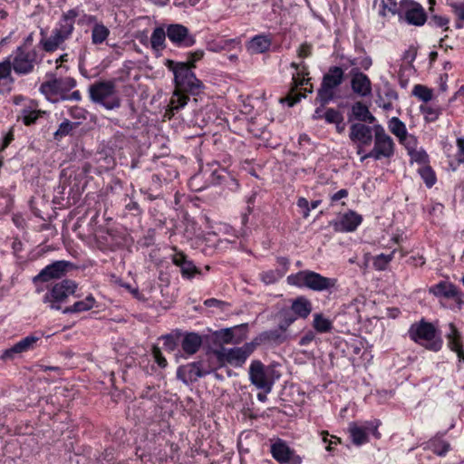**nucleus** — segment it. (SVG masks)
<instances>
[{
    "label": "nucleus",
    "mask_w": 464,
    "mask_h": 464,
    "mask_svg": "<svg viewBox=\"0 0 464 464\" xmlns=\"http://www.w3.org/2000/svg\"><path fill=\"white\" fill-rule=\"evenodd\" d=\"M313 326L318 333H328L332 330L333 324L322 314H314Z\"/></svg>",
    "instance_id": "c9c22d12"
},
{
    "label": "nucleus",
    "mask_w": 464,
    "mask_h": 464,
    "mask_svg": "<svg viewBox=\"0 0 464 464\" xmlns=\"http://www.w3.org/2000/svg\"><path fill=\"white\" fill-rule=\"evenodd\" d=\"M152 355L160 367L165 368L168 365L167 360L162 355V353L158 346H153Z\"/></svg>",
    "instance_id": "3c124183"
},
{
    "label": "nucleus",
    "mask_w": 464,
    "mask_h": 464,
    "mask_svg": "<svg viewBox=\"0 0 464 464\" xmlns=\"http://www.w3.org/2000/svg\"><path fill=\"white\" fill-rule=\"evenodd\" d=\"M373 128L362 122L353 123L350 127L349 138L353 142L370 145L372 141Z\"/></svg>",
    "instance_id": "6ab92c4d"
},
{
    "label": "nucleus",
    "mask_w": 464,
    "mask_h": 464,
    "mask_svg": "<svg viewBox=\"0 0 464 464\" xmlns=\"http://www.w3.org/2000/svg\"><path fill=\"white\" fill-rule=\"evenodd\" d=\"M74 25L72 24H70L66 21H63L61 19L58 26L53 29L57 34L62 35L64 39H68L72 31H73Z\"/></svg>",
    "instance_id": "37998d69"
},
{
    "label": "nucleus",
    "mask_w": 464,
    "mask_h": 464,
    "mask_svg": "<svg viewBox=\"0 0 464 464\" xmlns=\"http://www.w3.org/2000/svg\"><path fill=\"white\" fill-rule=\"evenodd\" d=\"M305 95L304 94H301V93H290L289 95H287V97H285V99H281V102H287L288 105L290 107L294 106L295 104H296L297 102H299L301 101L302 98H304Z\"/></svg>",
    "instance_id": "4d7b16f0"
},
{
    "label": "nucleus",
    "mask_w": 464,
    "mask_h": 464,
    "mask_svg": "<svg viewBox=\"0 0 464 464\" xmlns=\"http://www.w3.org/2000/svg\"><path fill=\"white\" fill-rule=\"evenodd\" d=\"M420 111L424 114L425 121L428 122L435 121L441 113L439 107L431 105H421Z\"/></svg>",
    "instance_id": "58836bf2"
},
{
    "label": "nucleus",
    "mask_w": 464,
    "mask_h": 464,
    "mask_svg": "<svg viewBox=\"0 0 464 464\" xmlns=\"http://www.w3.org/2000/svg\"><path fill=\"white\" fill-rule=\"evenodd\" d=\"M389 129L392 133L398 137L399 140L405 138L408 133L405 124L397 117H392L390 120Z\"/></svg>",
    "instance_id": "e433bc0d"
},
{
    "label": "nucleus",
    "mask_w": 464,
    "mask_h": 464,
    "mask_svg": "<svg viewBox=\"0 0 464 464\" xmlns=\"http://www.w3.org/2000/svg\"><path fill=\"white\" fill-rule=\"evenodd\" d=\"M42 39L40 40V46L47 53L54 52L60 45L66 40L62 35L53 30L52 34L46 37L44 32L41 31Z\"/></svg>",
    "instance_id": "393cba45"
},
{
    "label": "nucleus",
    "mask_w": 464,
    "mask_h": 464,
    "mask_svg": "<svg viewBox=\"0 0 464 464\" xmlns=\"http://www.w3.org/2000/svg\"><path fill=\"white\" fill-rule=\"evenodd\" d=\"M324 118L328 123H335L336 125L341 124L343 121L342 113L339 111L333 108H329L326 110Z\"/></svg>",
    "instance_id": "79ce46f5"
},
{
    "label": "nucleus",
    "mask_w": 464,
    "mask_h": 464,
    "mask_svg": "<svg viewBox=\"0 0 464 464\" xmlns=\"http://www.w3.org/2000/svg\"><path fill=\"white\" fill-rule=\"evenodd\" d=\"M450 6L457 17L464 21V2H451Z\"/></svg>",
    "instance_id": "603ef678"
},
{
    "label": "nucleus",
    "mask_w": 464,
    "mask_h": 464,
    "mask_svg": "<svg viewBox=\"0 0 464 464\" xmlns=\"http://www.w3.org/2000/svg\"><path fill=\"white\" fill-rule=\"evenodd\" d=\"M362 218L353 211L344 214L337 224V229L340 231H353L361 224Z\"/></svg>",
    "instance_id": "bb28decb"
},
{
    "label": "nucleus",
    "mask_w": 464,
    "mask_h": 464,
    "mask_svg": "<svg viewBox=\"0 0 464 464\" xmlns=\"http://www.w3.org/2000/svg\"><path fill=\"white\" fill-rule=\"evenodd\" d=\"M336 282L335 278L325 277L311 270H302L287 276V283L289 285L301 288L305 287L317 292L335 287Z\"/></svg>",
    "instance_id": "f03ea898"
},
{
    "label": "nucleus",
    "mask_w": 464,
    "mask_h": 464,
    "mask_svg": "<svg viewBox=\"0 0 464 464\" xmlns=\"http://www.w3.org/2000/svg\"><path fill=\"white\" fill-rule=\"evenodd\" d=\"M78 125L76 122H71L68 120L63 121L58 130L54 132V139L61 140L63 137L67 136Z\"/></svg>",
    "instance_id": "ea45409f"
},
{
    "label": "nucleus",
    "mask_w": 464,
    "mask_h": 464,
    "mask_svg": "<svg viewBox=\"0 0 464 464\" xmlns=\"http://www.w3.org/2000/svg\"><path fill=\"white\" fill-rule=\"evenodd\" d=\"M430 443H431L432 451L439 456L445 455L450 450V443H448L446 441L434 440V441H431Z\"/></svg>",
    "instance_id": "de8ad7c7"
},
{
    "label": "nucleus",
    "mask_w": 464,
    "mask_h": 464,
    "mask_svg": "<svg viewBox=\"0 0 464 464\" xmlns=\"http://www.w3.org/2000/svg\"><path fill=\"white\" fill-rule=\"evenodd\" d=\"M212 183L213 184L224 183L225 186L231 191L237 190L239 186L237 180L223 169L222 170H215L212 172Z\"/></svg>",
    "instance_id": "c85d7f7f"
},
{
    "label": "nucleus",
    "mask_w": 464,
    "mask_h": 464,
    "mask_svg": "<svg viewBox=\"0 0 464 464\" xmlns=\"http://www.w3.org/2000/svg\"><path fill=\"white\" fill-rule=\"evenodd\" d=\"M208 371H203L201 362H194L178 368L177 377L184 383L196 382L198 378L208 374Z\"/></svg>",
    "instance_id": "2eb2a0df"
},
{
    "label": "nucleus",
    "mask_w": 464,
    "mask_h": 464,
    "mask_svg": "<svg viewBox=\"0 0 464 464\" xmlns=\"http://www.w3.org/2000/svg\"><path fill=\"white\" fill-rule=\"evenodd\" d=\"M72 266V263L64 260L55 261L45 266L33 279L34 284L38 282H48L52 279H57L65 275L68 268Z\"/></svg>",
    "instance_id": "9b49d317"
},
{
    "label": "nucleus",
    "mask_w": 464,
    "mask_h": 464,
    "mask_svg": "<svg viewBox=\"0 0 464 464\" xmlns=\"http://www.w3.org/2000/svg\"><path fill=\"white\" fill-rule=\"evenodd\" d=\"M297 206L304 210V218H307L310 212V204L305 198H299L297 200Z\"/></svg>",
    "instance_id": "e2e57ef3"
},
{
    "label": "nucleus",
    "mask_w": 464,
    "mask_h": 464,
    "mask_svg": "<svg viewBox=\"0 0 464 464\" xmlns=\"http://www.w3.org/2000/svg\"><path fill=\"white\" fill-rule=\"evenodd\" d=\"M288 339V334L281 331L278 327L264 331L259 334L254 340L255 348L258 345H280Z\"/></svg>",
    "instance_id": "dca6fc26"
},
{
    "label": "nucleus",
    "mask_w": 464,
    "mask_h": 464,
    "mask_svg": "<svg viewBox=\"0 0 464 464\" xmlns=\"http://www.w3.org/2000/svg\"><path fill=\"white\" fill-rule=\"evenodd\" d=\"M350 435L355 445H362L368 440L366 427H360L355 423H351L349 427Z\"/></svg>",
    "instance_id": "473e14b6"
},
{
    "label": "nucleus",
    "mask_w": 464,
    "mask_h": 464,
    "mask_svg": "<svg viewBox=\"0 0 464 464\" xmlns=\"http://www.w3.org/2000/svg\"><path fill=\"white\" fill-rule=\"evenodd\" d=\"M110 34L109 29L102 24H96L92 30V42L94 44L103 43Z\"/></svg>",
    "instance_id": "f704fd0d"
},
{
    "label": "nucleus",
    "mask_w": 464,
    "mask_h": 464,
    "mask_svg": "<svg viewBox=\"0 0 464 464\" xmlns=\"http://www.w3.org/2000/svg\"><path fill=\"white\" fill-rule=\"evenodd\" d=\"M13 64V70L17 75H28L34 73L42 63L43 57L35 49H25L19 46L9 56Z\"/></svg>",
    "instance_id": "39448f33"
},
{
    "label": "nucleus",
    "mask_w": 464,
    "mask_h": 464,
    "mask_svg": "<svg viewBox=\"0 0 464 464\" xmlns=\"http://www.w3.org/2000/svg\"><path fill=\"white\" fill-rule=\"evenodd\" d=\"M77 288L75 282L72 280H63L55 284L53 288L44 296V303L48 304L49 307L53 310H60L61 304L74 294Z\"/></svg>",
    "instance_id": "1a4fd4ad"
},
{
    "label": "nucleus",
    "mask_w": 464,
    "mask_h": 464,
    "mask_svg": "<svg viewBox=\"0 0 464 464\" xmlns=\"http://www.w3.org/2000/svg\"><path fill=\"white\" fill-rule=\"evenodd\" d=\"M449 18L440 15H432L430 19L429 24L436 27H445V31L449 30Z\"/></svg>",
    "instance_id": "09e8293b"
},
{
    "label": "nucleus",
    "mask_w": 464,
    "mask_h": 464,
    "mask_svg": "<svg viewBox=\"0 0 464 464\" xmlns=\"http://www.w3.org/2000/svg\"><path fill=\"white\" fill-rule=\"evenodd\" d=\"M168 38L180 47H190L195 44V37L188 33V29L179 24H170L167 28Z\"/></svg>",
    "instance_id": "ddd939ff"
},
{
    "label": "nucleus",
    "mask_w": 464,
    "mask_h": 464,
    "mask_svg": "<svg viewBox=\"0 0 464 464\" xmlns=\"http://www.w3.org/2000/svg\"><path fill=\"white\" fill-rule=\"evenodd\" d=\"M343 78L344 71L339 66H331L328 72L323 76L316 98L323 106L334 98V91L343 83Z\"/></svg>",
    "instance_id": "6e6552de"
},
{
    "label": "nucleus",
    "mask_w": 464,
    "mask_h": 464,
    "mask_svg": "<svg viewBox=\"0 0 464 464\" xmlns=\"http://www.w3.org/2000/svg\"><path fill=\"white\" fill-rule=\"evenodd\" d=\"M380 425V421L375 420L373 421L367 422L366 432L371 431L376 438H380L381 434L378 431V427Z\"/></svg>",
    "instance_id": "0e129e2a"
},
{
    "label": "nucleus",
    "mask_w": 464,
    "mask_h": 464,
    "mask_svg": "<svg viewBox=\"0 0 464 464\" xmlns=\"http://www.w3.org/2000/svg\"><path fill=\"white\" fill-rule=\"evenodd\" d=\"M276 363L265 366L261 361H252L248 371L251 383L266 393L270 392L274 382L281 376L279 371L276 370Z\"/></svg>",
    "instance_id": "7ed1b4c3"
},
{
    "label": "nucleus",
    "mask_w": 464,
    "mask_h": 464,
    "mask_svg": "<svg viewBox=\"0 0 464 464\" xmlns=\"http://www.w3.org/2000/svg\"><path fill=\"white\" fill-rule=\"evenodd\" d=\"M351 87L354 93L365 97L372 92V82L369 77L360 71L359 67H353L350 71Z\"/></svg>",
    "instance_id": "4468645a"
},
{
    "label": "nucleus",
    "mask_w": 464,
    "mask_h": 464,
    "mask_svg": "<svg viewBox=\"0 0 464 464\" xmlns=\"http://www.w3.org/2000/svg\"><path fill=\"white\" fill-rule=\"evenodd\" d=\"M23 122L29 126L32 124H34L39 118V116L44 113L43 111L39 110H23Z\"/></svg>",
    "instance_id": "c03bdc74"
},
{
    "label": "nucleus",
    "mask_w": 464,
    "mask_h": 464,
    "mask_svg": "<svg viewBox=\"0 0 464 464\" xmlns=\"http://www.w3.org/2000/svg\"><path fill=\"white\" fill-rule=\"evenodd\" d=\"M276 317L278 321L277 327L285 334L288 327L296 320V316L288 308L281 309Z\"/></svg>",
    "instance_id": "7c9ffc66"
},
{
    "label": "nucleus",
    "mask_w": 464,
    "mask_h": 464,
    "mask_svg": "<svg viewBox=\"0 0 464 464\" xmlns=\"http://www.w3.org/2000/svg\"><path fill=\"white\" fill-rule=\"evenodd\" d=\"M165 64L174 74L175 91L169 102V111L173 114L175 111L180 110L188 103L189 98L186 93L193 96L199 95L203 92L205 86L196 77L188 63L167 60Z\"/></svg>",
    "instance_id": "f257e3e1"
},
{
    "label": "nucleus",
    "mask_w": 464,
    "mask_h": 464,
    "mask_svg": "<svg viewBox=\"0 0 464 464\" xmlns=\"http://www.w3.org/2000/svg\"><path fill=\"white\" fill-rule=\"evenodd\" d=\"M419 172L429 188L434 185L436 178L434 172L430 167H423L420 169Z\"/></svg>",
    "instance_id": "49530a36"
},
{
    "label": "nucleus",
    "mask_w": 464,
    "mask_h": 464,
    "mask_svg": "<svg viewBox=\"0 0 464 464\" xmlns=\"http://www.w3.org/2000/svg\"><path fill=\"white\" fill-rule=\"evenodd\" d=\"M392 257L393 252L390 255L381 254L375 257L373 266L379 271L384 270L387 265L392 261Z\"/></svg>",
    "instance_id": "a18cd8bd"
},
{
    "label": "nucleus",
    "mask_w": 464,
    "mask_h": 464,
    "mask_svg": "<svg viewBox=\"0 0 464 464\" xmlns=\"http://www.w3.org/2000/svg\"><path fill=\"white\" fill-rule=\"evenodd\" d=\"M400 142L406 147L409 153L411 152V150H415L416 139L412 135H409L407 133L405 138H402L401 140H400Z\"/></svg>",
    "instance_id": "6e6d98bb"
},
{
    "label": "nucleus",
    "mask_w": 464,
    "mask_h": 464,
    "mask_svg": "<svg viewBox=\"0 0 464 464\" xmlns=\"http://www.w3.org/2000/svg\"><path fill=\"white\" fill-rule=\"evenodd\" d=\"M78 16L77 11L71 9L63 14L62 20L66 21L74 25V20Z\"/></svg>",
    "instance_id": "338daca9"
},
{
    "label": "nucleus",
    "mask_w": 464,
    "mask_h": 464,
    "mask_svg": "<svg viewBox=\"0 0 464 464\" xmlns=\"http://www.w3.org/2000/svg\"><path fill=\"white\" fill-rule=\"evenodd\" d=\"M270 451L273 458L280 464H301V458L295 455V451L282 440L273 443Z\"/></svg>",
    "instance_id": "f8f14e48"
},
{
    "label": "nucleus",
    "mask_w": 464,
    "mask_h": 464,
    "mask_svg": "<svg viewBox=\"0 0 464 464\" xmlns=\"http://www.w3.org/2000/svg\"><path fill=\"white\" fill-rule=\"evenodd\" d=\"M412 93L414 96H416L420 101L425 102H428L429 101H430L432 99L431 89H430L424 85H420V84L415 85L413 88Z\"/></svg>",
    "instance_id": "a19ab883"
},
{
    "label": "nucleus",
    "mask_w": 464,
    "mask_h": 464,
    "mask_svg": "<svg viewBox=\"0 0 464 464\" xmlns=\"http://www.w3.org/2000/svg\"><path fill=\"white\" fill-rule=\"evenodd\" d=\"M202 179L201 174H197L191 177L188 180L189 188L194 191H200L204 188L203 186L200 185Z\"/></svg>",
    "instance_id": "5fc2aeb1"
},
{
    "label": "nucleus",
    "mask_w": 464,
    "mask_h": 464,
    "mask_svg": "<svg viewBox=\"0 0 464 464\" xmlns=\"http://www.w3.org/2000/svg\"><path fill=\"white\" fill-rule=\"evenodd\" d=\"M416 55H417V50L414 47H410L408 50H406L404 52L403 60L411 63L415 60Z\"/></svg>",
    "instance_id": "774afa93"
},
{
    "label": "nucleus",
    "mask_w": 464,
    "mask_h": 464,
    "mask_svg": "<svg viewBox=\"0 0 464 464\" xmlns=\"http://www.w3.org/2000/svg\"><path fill=\"white\" fill-rule=\"evenodd\" d=\"M12 70L13 64L9 57L0 63V85L3 87L0 89V92H8L11 90L14 82L11 74Z\"/></svg>",
    "instance_id": "5701e85b"
},
{
    "label": "nucleus",
    "mask_w": 464,
    "mask_h": 464,
    "mask_svg": "<svg viewBox=\"0 0 464 464\" xmlns=\"http://www.w3.org/2000/svg\"><path fill=\"white\" fill-rule=\"evenodd\" d=\"M450 332L446 334L448 347L458 355L459 362L464 363V348L462 336L453 323L449 324Z\"/></svg>",
    "instance_id": "aec40b11"
},
{
    "label": "nucleus",
    "mask_w": 464,
    "mask_h": 464,
    "mask_svg": "<svg viewBox=\"0 0 464 464\" xmlns=\"http://www.w3.org/2000/svg\"><path fill=\"white\" fill-rule=\"evenodd\" d=\"M204 55V52L202 50H197L194 53H189L188 54V62L187 63L190 68H195V63L199 61Z\"/></svg>",
    "instance_id": "052dcab7"
},
{
    "label": "nucleus",
    "mask_w": 464,
    "mask_h": 464,
    "mask_svg": "<svg viewBox=\"0 0 464 464\" xmlns=\"http://www.w3.org/2000/svg\"><path fill=\"white\" fill-rule=\"evenodd\" d=\"M427 15L422 8V6L419 4L413 5L411 8H409L405 12V20L408 24H413L416 26H420L424 24L426 22Z\"/></svg>",
    "instance_id": "a878e982"
},
{
    "label": "nucleus",
    "mask_w": 464,
    "mask_h": 464,
    "mask_svg": "<svg viewBox=\"0 0 464 464\" xmlns=\"http://www.w3.org/2000/svg\"><path fill=\"white\" fill-rule=\"evenodd\" d=\"M95 299L92 295H88L85 299L75 302L72 305L66 307L63 313L72 314L80 313L92 309L94 306Z\"/></svg>",
    "instance_id": "2f4dec72"
},
{
    "label": "nucleus",
    "mask_w": 464,
    "mask_h": 464,
    "mask_svg": "<svg viewBox=\"0 0 464 464\" xmlns=\"http://www.w3.org/2000/svg\"><path fill=\"white\" fill-rule=\"evenodd\" d=\"M352 114L355 120L361 122L373 123L376 120L368 107L362 102H356L352 106Z\"/></svg>",
    "instance_id": "cd10ccee"
},
{
    "label": "nucleus",
    "mask_w": 464,
    "mask_h": 464,
    "mask_svg": "<svg viewBox=\"0 0 464 464\" xmlns=\"http://www.w3.org/2000/svg\"><path fill=\"white\" fill-rule=\"evenodd\" d=\"M90 98L108 110L119 108L121 101L114 96L115 83L112 81L97 82L89 87Z\"/></svg>",
    "instance_id": "0eeeda50"
},
{
    "label": "nucleus",
    "mask_w": 464,
    "mask_h": 464,
    "mask_svg": "<svg viewBox=\"0 0 464 464\" xmlns=\"http://www.w3.org/2000/svg\"><path fill=\"white\" fill-rule=\"evenodd\" d=\"M58 81L60 82L62 92L68 91L76 85L75 80L71 77L60 78Z\"/></svg>",
    "instance_id": "13d9d810"
},
{
    "label": "nucleus",
    "mask_w": 464,
    "mask_h": 464,
    "mask_svg": "<svg viewBox=\"0 0 464 464\" xmlns=\"http://www.w3.org/2000/svg\"><path fill=\"white\" fill-rule=\"evenodd\" d=\"M40 91L45 96H51L62 92V87L58 79L45 82L41 84Z\"/></svg>",
    "instance_id": "4c0bfd02"
},
{
    "label": "nucleus",
    "mask_w": 464,
    "mask_h": 464,
    "mask_svg": "<svg viewBox=\"0 0 464 464\" xmlns=\"http://www.w3.org/2000/svg\"><path fill=\"white\" fill-rule=\"evenodd\" d=\"M255 349V343L251 342L245 343L241 347H222L216 351L215 353L220 362H227L235 367H240L245 363L246 360L250 356Z\"/></svg>",
    "instance_id": "9d476101"
},
{
    "label": "nucleus",
    "mask_w": 464,
    "mask_h": 464,
    "mask_svg": "<svg viewBox=\"0 0 464 464\" xmlns=\"http://www.w3.org/2000/svg\"><path fill=\"white\" fill-rule=\"evenodd\" d=\"M430 293L436 296H443L446 298H452L460 307L464 301L462 299V294L453 284L448 282H440L430 288Z\"/></svg>",
    "instance_id": "a211bd4d"
},
{
    "label": "nucleus",
    "mask_w": 464,
    "mask_h": 464,
    "mask_svg": "<svg viewBox=\"0 0 464 464\" xmlns=\"http://www.w3.org/2000/svg\"><path fill=\"white\" fill-rule=\"evenodd\" d=\"M167 32L162 27H156L150 37L151 48L156 51H161L165 48V39Z\"/></svg>",
    "instance_id": "72a5a7b5"
},
{
    "label": "nucleus",
    "mask_w": 464,
    "mask_h": 464,
    "mask_svg": "<svg viewBox=\"0 0 464 464\" xmlns=\"http://www.w3.org/2000/svg\"><path fill=\"white\" fill-rule=\"evenodd\" d=\"M408 335L414 343L423 345L428 350L438 352L442 347V340L437 334L434 325L423 319L411 325Z\"/></svg>",
    "instance_id": "20e7f679"
},
{
    "label": "nucleus",
    "mask_w": 464,
    "mask_h": 464,
    "mask_svg": "<svg viewBox=\"0 0 464 464\" xmlns=\"http://www.w3.org/2000/svg\"><path fill=\"white\" fill-rule=\"evenodd\" d=\"M163 340H164V348L169 350V351H174L177 347V342L175 340V337L171 334H167V335H164L163 337Z\"/></svg>",
    "instance_id": "680f3d73"
},
{
    "label": "nucleus",
    "mask_w": 464,
    "mask_h": 464,
    "mask_svg": "<svg viewBox=\"0 0 464 464\" xmlns=\"http://www.w3.org/2000/svg\"><path fill=\"white\" fill-rule=\"evenodd\" d=\"M172 262L180 268V272L184 277L191 278L196 274H199L198 267L192 261L188 260L187 256L182 252L173 255Z\"/></svg>",
    "instance_id": "412c9836"
},
{
    "label": "nucleus",
    "mask_w": 464,
    "mask_h": 464,
    "mask_svg": "<svg viewBox=\"0 0 464 464\" xmlns=\"http://www.w3.org/2000/svg\"><path fill=\"white\" fill-rule=\"evenodd\" d=\"M204 304L208 307L216 306L220 308L221 310H224V307L227 305V303L216 298H209L205 300Z\"/></svg>",
    "instance_id": "69168bd1"
},
{
    "label": "nucleus",
    "mask_w": 464,
    "mask_h": 464,
    "mask_svg": "<svg viewBox=\"0 0 464 464\" xmlns=\"http://www.w3.org/2000/svg\"><path fill=\"white\" fill-rule=\"evenodd\" d=\"M374 132V146L372 150L361 157V161L363 162L368 158H372L375 160L382 159H390L394 155V142L392 139L386 133L382 125L373 126Z\"/></svg>",
    "instance_id": "423d86ee"
},
{
    "label": "nucleus",
    "mask_w": 464,
    "mask_h": 464,
    "mask_svg": "<svg viewBox=\"0 0 464 464\" xmlns=\"http://www.w3.org/2000/svg\"><path fill=\"white\" fill-rule=\"evenodd\" d=\"M297 318L305 319L313 310L312 303L304 296L295 298L289 308Z\"/></svg>",
    "instance_id": "4be33fe9"
},
{
    "label": "nucleus",
    "mask_w": 464,
    "mask_h": 464,
    "mask_svg": "<svg viewBox=\"0 0 464 464\" xmlns=\"http://www.w3.org/2000/svg\"><path fill=\"white\" fill-rule=\"evenodd\" d=\"M39 340L40 336L34 334L28 335L14 343L11 348L5 350L1 358L4 360L13 359L15 354L33 350Z\"/></svg>",
    "instance_id": "f3484780"
},
{
    "label": "nucleus",
    "mask_w": 464,
    "mask_h": 464,
    "mask_svg": "<svg viewBox=\"0 0 464 464\" xmlns=\"http://www.w3.org/2000/svg\"><path fill=\"white\" fill-rule=\"evenodd\" d=\"M271 38L267 35H256L251 39L248 49L253 53H263L271 46Z\"/></svg>",
    "instance_id": "c756f323"
},
{
    "label": "nucleus",
    "mask_w": 464,
    "mask_h": 464,
    "mask_svg": "<svg viewBox=\"0 0 464 464\" xmlns=\"http://www.w3.org/2000/svg\"><path fill=\"white\" fill-rule=\"evenodd\" d=\"M412 160L420 163H426L428 160V155L424 150H411L409 153Z\"/></svg>",
    "instance_id": "864d4df0"
},
{
    "label": "nucleus",
    "mask_w": 464,
    "mask_h": 464,
    "mask_svg": "<svg viewBox=\"0 0 464 464\" xmlns=\"http://www.w3.org/2000/svg\"><path fill=\"white\" fill-rule=\"evenodd\" d=\"M217 337L224 343H230L234 338L232 328L222 329L217 333Z\"/></svg>",
    "instance_id": "8fccbe9b"
},
{
    "label": "nucleus",
    "mask_w": 464,
    "mask_h": 464,
    "mask_svg": "<svg viewBox=\"0 0 464 464\" xmlns=\"http://www.w3.org/2000/svg\"><path fill=\"white\" fill-rule=\"evenodd\" d=\"M202 345V337L196 333H187L181 341V347L185 353L192 355L196 353Z\"/></svg>",
    "instance_id": "b1692460"
},
{
    "label": "nucleus",
    "mask_w": 464,
    "mask_h": 464,
    "mask_svg": "<svg viewBox=\"0 0 464 464\" xmlns=\"http://www.w3.org/2000/svg\"><path fill=\"white\" fill-rule=\"evenodd\" d=\"M390 6H388V4H386L384 1L382 2V10L380 11L381 15L385 16L386 15V10L388 9L389 12L392 14H396L397 12V4L395 0H388Z\"/></svg>",
    "instance_id": "bf43d9fd"
}]
</instances>
